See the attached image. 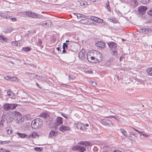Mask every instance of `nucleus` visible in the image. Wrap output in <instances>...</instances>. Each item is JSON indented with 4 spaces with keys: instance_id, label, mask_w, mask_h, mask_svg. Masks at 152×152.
I'll list each match as a JSON object with an SVG mask.
<instances>
[{
    "instance_id": "1",
    "label": "nucleus",
    "mask_w": 152,
    "mask_h": 152,
    "mask_svg": "<svg viewBox=\"0 0 152 152\" xmlns=\"http://www.w3.org/2000/svg\"><path fill=\"white\" fill-rule=\"evenodd\" d=\"M87 56L88 60L90 62L94 63L100 62L103 58L100 52L96 50L89 51Z\"/></svg>"
},
{
    "instance_id": "2",
    "label": "nucleus",
    "mask_w": 152,
    "mask_h": 152,
    "mask_svg": "<svg viewBox=\"0 0 152 152\" xmlns=\"http://www.w3.org/2000/svg\"><path fill=\"white\" fill-rule=\"evenodd\" d=\"M80 145L75 146L73 147V150H76L79 152H83L86 150V147L90 145V143L86 142H79Z\"/></svg>"
},
{
    "instance_id": "3",
    "label": "nucleus",
    "mask_w": 152,
    "mask_h": 152,
    "mask_svg": "<svg viewBox=\"0 0 152 152\" xmlns=\"http://www.w3.org/2000/svg\"><path fill=\"white\" fill-rule=\"evenodd\" d=\"M109 47L112 50V54L117 57L118 56V52L116 47L117 44L113 42H107Z\"/></svg>"
},
{
    "instance_id": "4",
    "label": "nucleus",
    "mask_w": 152,
    "mask_h": 152,
    "mask_svg": "<svg viewBox=\"0 0 152 152\" xmlns=\"http://www.w3.org/2000/svg\"><path fill=\"white\" fill-rule=\"evenodd\" d=\"M42 124V120L39 118H36L32 121L31 126L34 129H37L40 128Z\"/></svg>"
},
{
    "instance_id": "5",
    "label": "nucleus",
    "mask_w": 152,
    "mask_h": 152,
    "mask_svg": "<svg viewBox=\"0 0 152 152\" xmlns=\"http://www.w3.org/2000/svg\"><path fill=\"white\" fill-rule=\"evenodd\" d=\"M23 14L32 18H42L43 17L42 15L30 11L24 12H23Z\"/></svg>"
},
{
    "instance_id": "6",
    "label": "nucleus",
    "mask_w": 152,
    "mask_h": 152,
    "mask_svg": "<svg viewBox=\"0 0 152 152\" xmlns=\"http://www.w3.org/2000/svg\"><path fill=\"white\" fill-rule=\"evenodd\" d=\"M16 113V111H14L13 112H10L7 113L5 117L7 121L8 122L12 121L15 118V115Z\"/></svg>"
},
{
    "instance_id": "7",
    "label": "nucleus",
    "mask_w": 152,
    "mask_h": 152,
    "mask_svg": "<svg viewBox=\"0 0 152 152\" xmlns=\"http://www.w3.org/2000/svg\"><path fill=\"white\" fill-rule=\"evenodd\" d=\"M69 42V40H67V49L68 48L73 52H76L77 50V46L78 45L77 44L74 42L71 43L70 44L67 42Z\"/></svg>"
},
{
    "instance_id": "8",
    "label": "nucleus",
    "mask_w": 152,
    "mask_h": 152,
    "mask_svg": "<svg viewBox=\"0 0 152 152\" xmlns=\"http://www.w3.org/2000/svg\"><path fill=\"white\" fill-rule=\"evenodd\" d=\"M16 113L15 115V118L16 120V122L19 123V122H23L24 118L22 117L21 114L18 112L16 111Z\"/></svg>"
},
{
    "instance_id": "9",
    "label": "nucleus",
    "mask_w": 152,
    "mask_h": 152,
    "mask_svg": "<svg viewBox=\"0 0 152 152\" xmlns=\"http://www.w3.org/2000/svg\"><path fill=\"white\" fill-rule=\"evenodd\" d=\"M147 9V7L144 6H140L138 8L139 12L142 15L145 13Z\"/></svg>"
},
{
    "instance_id": "10",
    "label": "nucleus",
    "mask_w": 152,
    "mask_h": 152,
    "mask_svg": "<svg viewBox=\"0 0 152 152\" xmlns=\"http://www.w3.org/2000/svg\"><path fill=\"white\" fill-rule=\"evenodd\" d=\"M41 25L46 27H51L52 24V22L50 20H48L45 22V23H43Z\"/></svg>"
},
{
    "instance_id": "11",
    "label": "nucleus",
    "mask_w": 152,
    "mask_h": 152,
    "mask_svg": "<svg viewBox=\"0 0 152 152\" xmlns=\"http://www.w3.org/2000/svg\"><path fill=\"white\" fill-rule=\"evenodd\" d=\"M75 125L76 126L77 129L78 130H83L85 128L84 124L83 123H75Z\"/></svg>"
},
{
    "instance_id": "12",
    "label": "nucleus",
    "mask_w": 152,
    "mask_h": 152,
    "mask_svg": "<svg viewBox=\"0 0 152 152\" xmlns=\"http://www.w3.org/2000/svg\"><path fill=\"white\" fill-rule=\"evenodd\" d=\"M85 51L84 49H82L79 53L78 57L82 60L85 57Z\"/></svg>"
},
{
    "instance_id": "13",
    "label": "nucleus",
    "mask_w": 152,
    "mask_h": 152,
    "mask_svg": "<svg viewBox=\"0 0 152 152\" xmlns=\"http://www.w3.org/2000/svg\"><path fill=\"white\" fill-rule=\"evenodd\" d=\"M62 118L61 117H57L55 120L56 124L58 125L62 123Z\"/></svg>"
},
{
    "instance_id": "14",
    "label": "nucleus",
    "mask_w": 152,
    "mask_h": 152,
    "mask_svg": "<svg viewBox=\"0 0 152 152\" xmlns=\"http://www.w3.org/2000/svg\"><path fill=\"white\" fill-rule=\"evenodd\" d=\"M57 134V132L53 130H51L49 133L50 137H56Z\"/></svg>"
},
{
    "instance_id": "15",
    "label": "nucleus",
    "mask_w": 152,
    "mask_h": 152,
    "mask_svg": "<svg viewBox=\"0 0 152 152\" xmlns=\"http://www.w3.org/2000/svg\"><path fill=\"white\" fill-rule=\"evenodd\" d=\"M13 29L10 27H6L4 28L3 31L4 33L5 34L10 33L13 30Z\"/></svg>"
},
{
    "instance_id": "16",
    "label": "nucleus",
    "mask_w": 152,
    "mask_h": 152,
    "mask_svg": "<svg viewBox=\"0 0 152 152\" xmlns=\"http://www.w3.org/2000/svg\"><path fill=\"white\" fill-rule=\"evenodd\" d=\"M96 44L97 47L101 48H104L105 46V43L102 42H97Z\"/></svg>"
},
{
    "instance_id": "17",
    "label": "nucleus",
    "mask_w": 152,
    "mask_h": 152,
    "mask_svg": "<svg viewBox=\"0 0 152 152\" xmlns=\"http://www.w3.org/2000/svg\"><path fill=\"white\" fill-rule=\"evenodd\" d=\"M89 20L88 19H82L80 21V22L82 24H88Z\"/></svg>"
},
{
    "instance_id": "18",
    "label": "nucleus",
    "mask_w": 152,
    "mask_h": 152,
    "mask_svg": "<svg viewBox=\"0 0 152 152\" xmlns=\"http://www.w3.org/2000/svg\"><path fill=\"white\" fill-rule=\"evenodd\" d=\"M37 79L38 80H40L43 82H46V79L44 77L40 76H37Z\"/></svg>"
},
{
    "instance_id": "19",
    "label": "nucleus",
    "mask_w": 152,
    "mask_h": 152,
    "mask_svg": "<svg viewBox=\"0 0 152 152\" xmlns=\"http://www.w3.org/2000/svg\"><path fill=\"white\" fill-rule=\"evenodd\" d=\"M112 62V60L111 59H109L104 64V65L107 66H110L111 65Z\"/></svg>"
},
{
    "instance_id": "20",
    "label": "nucleus",
    "mask_w": 152,
    "mask_h": 152,
    "mask_svg": "<svg viewBox=\"0 0 152 152\" xmlns=\"http://www.w3.org/2000/svg\"><path fill=\"white\" fill-rule=\"evenodd\" d=\"M59 129L60 131L64 132L66 130V127L64 125H62L59 128Z\"/></svg>"
},
{
    "instance_id": "21",
    "label": "nucleus",
    "mask_w": 152,
    "mask_h": 152,
    "mask_svg": "<svg viewBox=\"0 0 152 152\" xmlns=\"http://www.w3.org/2000/svg\"><path fill=\"white\" fill-rule=\"evenodd\" d=\"M141 3L144 4H148L151 0H138Z\"/></svg>"
},
{
    "instance_id": "22",
    "label": "nucleus",
    "mask_w": 152,
    "mask_h": 152,
    "mask_svg": "<svg viewBox=\"0 0 152 152\" xmlns=\"http://www.w3.org/2000/svg\"><path fill=\"white\" fill-rule=\"evenodd\" d=\"M131 4L134 7H136L138 5V3L137 0H132Z\"/></svg>"
},
{
    "instance_id": "23",
    "label": "nucleus",
    "mask_w": 152,
    "mask_h": 152,
    "mask_svg": "<svg viewBox=\"0 0 152 152\" xmlns=\"http://www.w3.org/2000/svg\"><path fill=\"white\" fill-rule=\"evenodd\" d=\"M69 80L71 82H72L75 79V76L73 74L69 75Z\"/></svg>"
},
{
    "instance_id": "24",
    "label": "nucleus",
    "mask_w": 152,
    "mask_h": 152,
    "mask_svg": "<svg viewBox=\"0 0 152 152\" xmlns=\"http://www.w3.org/2000/svg\"><path fill=\"white\" fill-rule=\"evenodd\" d=\"M9 107H10V109H13L15 108L18 105L17 104H9Z\"/></svg>"
},
{
    "instance_id": "25",
    "label": "nucleus",
    "mask_w": 152,
    "mask_h": 152,
    "mask_svg": "<svg viewBox=\"0 0 152 152\" xmlns=\"http://www.w3.org/2000/svg\"><path fill=\"white\" fill-rule=\"evenodd\" d=\"M146 72L148 75H152V67L148 68L146 70Z\"/></svg>"
},
{
    "instance_id": "26",
    "label": "nucleus",
    "mask_w": 152,
    "mask_h": 152,
    "mask_svg": "<svg viewBox=\"0 0 152 152\" xmlns=\"http://www.w3.org/2000/svg\"><path fill=\"white\" fill-rule=\"evenodd\" d=\"M28 76L31 77L33 78H36V77L37 78V76H38V75H37L33 73H28Z\"/></svg>"
},
{
    "instance_id": "27",
    "label": "nucleus",
    "mask_w": 152,
    "mask_h": 152,
    "mask_svg": "<svg viewBox=\"0 0 152 152\" xmlns=\"http://www.w3.org/2000/svg\"><path fill=\"white\" fill-rule=\"evenodd\" d=\"M40 116L43 118H46L48 117V114L45 113H42L40 114Z\"/></svg>"
},
{
    "instance_id": "28",
    "label": "nucleus",
    "mask_w": 152,
    "mask_h": 152,
    "mask_svg": "<svg viewBox=\"0 0 152 152\" xmlns=\"http://www.w3.org/2000/svg\"><path fill=\"white\" fill-rule=\"evenodd\" d=\"M10 107H9V104H6L4 105V110L7 111L10 109Z\"/></svg>"
},
{
    "instance_id": "29",
    "label": "nucleus",
    "mask_w": 152,
    "mask_h": 152,
    "mask_svg": "<svg viewBox=\"0 0 152 152\" xmlns=\"http://www.w3.org/2000/svg\"><path fill=\"white\" fill-rule=\"evenodd\" d=\"M18 79L15 77H10V81H17Z\"/></svg>"
},
{
    "instance_id": "30",
    "label": "nucleus",
    "mask_w": 152,
    "mask_h": 152,
    "mask_svg": "<svg viewBox=\"0 0 152 152\" xmlns=\"http://www.w3.org/2000/svg\"><path fill=\"white\" fill-rule=\"evenodd\" d=\"M80 3L81 6L85 7L87 4V2L85 1H80Z\"/></svg>"
},
{
    "instance_id": "31",
    "label": "nucleus",
    "mask_w": 152,
    "mask_h": 152,
    "mask_svg": "<svg viewBox=\"0 0 152 152\" xmlns=\"http://www.w3.org/2000/svg\"><path fill=\"white\" fill-rule=\"evenodd\" d=\"M17 134L18 136L21 138H23L26 137V134H21L19 132H17Z\"/></svg>"
},
{
    "instance_id": "32",
    "label": "nucleus",
    "mask_w": 152,
    "mask_h": 152,
    "mask_svg": "<svg viewBox=\"0 0 152 152\" xmlns=\"http://www.w3.org/2000/svg\"><path fill=\"white\" fill-rule=\"evenodd\" d=\"M106 9L109 11H110V7L109 5V2L108 1H107V2L106 3Z\"/></svg>"
},
{
    "instance_id": "33",
    "label": "nucleus",
    "mask_w": 152,
    "mask_h": 152,
    "mask_svg": "<svg viewBox=\"0 0 152 152\" xmlns=\"http://www.w3.org/2000/svg\"><path fill=\"white\" fill-rule=\"evenodd\" d=\"M145 28H141V29L139 30V32L143 34H145Z\"/></svg>"
},
{
    "instance_id": "34",
    "label": "nucleus",
    "mask_w": 152,
    "mask_h": 152,
    "mask_svg": "<svg viewBox=\"0 0 152 152\" xmlns=\"http://www.w3.org/2000/svg\"><path fill=\"white\" fill-rule=\"evenodd\" d=\"M7 133L8 134H11L12 132V130L9 128H7Z\"/></svg>"
},
{
    "instance_id": "35",
    "label": "nucleus",
    "mask_w": 152,
    "mask_h": 152,
    "mask_svg": "<svg viewBox=\"0 0 152 152\" xmlns=\"http://www.w3.org/2000/svg\"><path fill=\"white\" fill-rule=\"evenodd\" d=\"M121 132L126 137H127V135L126 134L127 132H126L124 129H121Z\"/></svg>"
},
{
    "instance_id": "36",
    "label": "nucleus",
    "mask_w": 152,
    "mask_h": 152,
    "mask_svg": "<svg viewBox=\"0 0 152 152\" xmlns=\"http://www.w3.org/2000/svg\"><path fill=\"white\" fill-rule=\"evenodd\" d=\"M37 45L39 46H40L42 44V40L41 39H38V41L37 42Z\"/></svg>"
},
{
    "instance_id": "37",
    "label": "nucleus",
    "mask_w": 152,
    "mask_h": 152,
    "mask_svg": "<svg viewBox=\"0 0 152 152\" xmlns=\"http://www.w3.org/2000/svg\"><path fill=\"white\" fill-rule=\"evenodd\" d=\"M89 84L91 86H95L96 85V83L93 80H90L89 81Z\"/></svg>"
},
{
    "instance_id": "38",
    "label": "nucleus",
    "mask_w": 152,
    "mask_h": 152,
    "mask_svg": "<svg viewBox=\"0 0 152 152\" xmlns=\"http://www.w3.org/2000/svg\"><path fill=\"white\" fill-rule=\"evenodd\" d=\"M23 50L25 51L28 52L31 50V49L28 47H27L23 48Z\"/></svg>"
},
{
    "instance_id": "39",
    "label": "nucleus",
    "mask_w": 152,
    "mask_h": 152,
    "mask_svg": "<svg viewBox=\"0 0 152 152\" xmlns=\"http://www.w3.org/2000/svg\"><path fill=\"white\" fill-rule=\"evenodd\" d=\"M0 151L1 152H10V151L7 150L5 148L0 149Z\"/></svg>"
},
{
    "instance_id": "40",
    "label": "nucleus",
    "mask_w": 152,
    "mask_h": 152,
    "mask_svg": "<svg viewBox=\"0 0 152 152\" xmlns=\"http://www.w3.org/2000/svg\"><path fill=\"white\" fill-rule=\"evenodd\" d=\"M145 34H149L152 31V30L150 28H145Z\"/></svg>"
},
{
    "instance_id": "41",
    "label": "nucleus",
    "mask_w": 152,
    "mask_h": 152,
    "mask_svg": "<svg viewBox=\"0 0 152 152\" xmlns=\"http://www.w3.org/2000/svg\"><path fill=\"white\" fill-rule=\"evenodd\" d=\"M0 37L1 38V39H2L4 41H7V40H8V39L6 38V37H4L3 36H0Z\"/></svg>"
},
{
    "instance_id": "42",
    "label": "nucleus",
    "mask_w": 152,
    "mask_h": 152,
    "mask_svg": "<svg viewBox=\"0 0 152 152\" xmlns=\"http://www.w3.org/2000/svg\"><path fill=\"white\" fill-rule=\"evenodd\" d=\"M30 136H32V137L34 138L35 137V136H38V134L36 132H34V133L30 134Z\"/></svg>"
},
{
    "instance_id": "43",
    "label": "nucleus",
    "mask_w": 152,
    "mask_h": 152,
    "mask_svg": "<svg viewBox=\"0 0 152 152\" xmlns=\"http://www.w3.org/2000/svg\"><path fill=\"white\" fill-rule=\"evenodd\" d=\"M34 150L37 151H41L42 150L41 148L39 147H35Z\"/></svg>"
},
{
    "instance_id": "44",
    "label": "nucleus",
    "mask_w": 152,
    "mask_h": 152,
    "mask_svg": "<svg viewBox=\"0 0 152 152\" xmlns=\"http://www.w3.org/2000/svg\"><path fill=\"white\" fill-rule=\"evenodd\" d=\"M130 137H132V138H134V137H136L135 134H133L132 132H130Z\"/></svg>"
},
{
    "instance_id": "45",
    "label": "nucleus",
    "mask_w": 152,
    "mask_h": 152,
    "mask_svg": "<svg viewBox=\"0 0 152 152\" xmlns=\"http://www.w3.org/2000/svg\"><path fill=\"white\" fill-rule=\"evenodd\" d=\"M148 14L150 16H152V8L148 12Z\"/></svg>"
},
{
    "instance_id": "46",
    "label": "nucleus",
    "mask_w": 152,
    "mask_h": 152,
    "mask_svg": "<svg viewBox=\"0 0 152 152\" xmlns=\"http://www.w3.org/2000/svg\"><path fill=\"white\" fill-rule=\"evenodd\" d=\"M5 14L4 13H0V18H4L5 17Z\"/></svg>"
},
{
    "instance_id": "47",
    "label": "nucleus",
    "mask_w": 152,
    "mask_h": 152,
    "mask_svg": "<svg viewBox=\"0 0 152 152\" xmlns=\"http://www.w3.org/2000/svg\"><path fill=\"white\" fill-rule=\"evenodd\" d=\"M110 118H111V117L117 120H118L119 119V118L118 116H113L111 115V116H110Z\"/></svg>"
},
{
    "instance_id": "48",
    "label": "nucleus",
    "mask_w": 152,
    "mask_h": 152,
    "mask_svg": "<svg viewBox=\"0 0 152 152\" xmlns=\"http://www.w3.org/2000/svg\"><path fill=\"white\" fill-rule=\"evenodd\" d=\"M10 76H4V78L7 80H10Z\"/></svg>"
},
{
    "instance_id": "49",
    "label": "nucleus",
    "mask_w": 152,
    "mask_h": 152,
    "mask_svg": "<svg viewBox=\"0 0 152 152\" xmlns=\"http://www.w3.org/2000/svg\"><path fill=\"white\" fill-rule=\"evenodd\" d=\"M66 48V41L65 43H64L62 48L65 49Z\"/></svg>"
},
{
    "instance_id": "50",
    "label": "nucleus",
    "mask_w": 152,
    "mask_h": 152,
    "mask_svg": "<svg viewBox=\"0 0 152 152\" xmlns=\"http://www.w3.org/2000/svg\"><path fill=\"white\" fill-rule=\"evenodd\" d=\"M17 42H16L12 41L11 42L12 45H13L15 46L17 45Z\"/></svg>"
},
{
    "instance_id": "51",
    "label": "nucleus",
    "mask_w": 152,
    "mask_h": 152,
    "mask_svg": "<svg viewBox=\"0 0 152 152\" xmlns=\"http://www.w3.org/2000/svg\"><path fill=\"white\" fill-rule=\"evenodd\" d=\"M10 19L12 21V22H15L16 21L17 19L16 18H11Z\"/></svg>"
},
{
    "instance_id": "52",
    "label": "nucleus",
    "mask_w": 152,
    "mask_h": 152,
    "mask_svg": "<svg viewBox=\"0 0 152 152\" xmlns=\"http://www.w3.org/2000/svg\"><path fill=\"white\" fill-rule=\"evenodd\" d=\"M103 22V20L99 18L98 20V21H97V22L99 23H102Z\"/></svg>"
},
{
    "instance_id": "53",
    "label": "nucleus",
    "mask_w": 152,
    "mask_h": 152,
    "mask_svg": "<svg viewBox=\"0 0 152 152\" xmlns=\"http://www.w3.org/2000/svg\"><path fill=\"white\" fill-rule=\"evenodd\" d=\"M3 142V143H2V144H7L8 143H9L10 142V141H6Z\"/></svg>"
},
{
    "instance_id": "54",
    "label": "nucleus",
    "mask_w": 152,
    "mask_h": 152,
    "mask_svg": "<svg viewBox=\"0 0 152 152\" xmlns=\"http://www.w3.org/2000/svg\"><path fill=\"white\" fill-rule=\"evenodd\" d=\"M124 58L123 56H121L119 58V60L120 61H121V60H123V59H124Z\"/></svg>"
},
{
    "instance_id": "55",
    "label": "nucleus",
    "mask_w": 152,
    "mask_h": 152,
    "mask_svg": "<svg viewBox=\"0 0 152 152\" xmlns=\"http://www.w3.org/2000/svg\"><path fill=\"white\" fill-rule=\"evenodd\" d=\"M110 21L113 22L114 23H116L117 22V21L115 20H113V19H110Z\"/></svg>"
},
{
    "instance_id": "56",
    "label": "nucleus",
    "mask_w": 152,
    "mask_h": 152,
    "mask_svg": "<svg viewBox=\"0 0 152 152\" xmlns=\"http://www.w3.org/2000/svg\"><path fill=\"white\" fill-rule=\"evenodd\" d=\"M4 125V124L3 122L2 121H0V126H2Z\"/></svg>"
},
{
    "instance_id": "57",
    "label": "nucleus",
    "mask_w": 152,
    "mask_h": 152,
    "mask_svg": "<svg viewBox=\"0 0 152 152\" xmlns=\"http://www.w3.org/2000/svg\"><path fill=\"white\" fill-rule=\"evenodd\" d=\"M143 136H144L146 137H149V135L145 134H143Z\"/></svg>"
},
{
    "instance_id": "58",
    "label": "nucleus",
    "mask_w": 152,
    "mask_h": 152,
    "mask_svg": "<svg viewBox=\"0 0 152 152\" xmlns=\"http://www.w3.org/2000/svg\"><path fill=\"white\" fill-rule=\"evenodd\" d=\"M30 134H29L28 135H26V137L27 138H29L31 137H32V136H30Z\"/></svg>"
},
{
    "instance_id": "59",
    "label": "nucleus",
    "mask_w": 152,
    "mask_h": 152,
    "mask_svg": "<svg viewBox=\"0 0 152 152\" xmlns=\"http://www.w3.org/2000/svg\"><path fill=\"white\" fill-rule=\"evenodd\" d=\"M133 129H134V130L136 132H138L139 133H141V132H140V131H139V130H137V129H134V128H133Z\"/></svg>"
},
{
    "instance_id": "60",
    "label": "nucleus",
    "mask_w": 152,
    "mask_h": 152,
    "mask_svg": "<svg viewBox=\"0 0 152 152\" xmlns=\"http://www.w3.org/2000/svg\"><path fill=\"white\" fill-rule=\"evenodd\" d=\"M63 50L62 51V53H65L66 52V51L65 50V48H63Z\"/></svg>"
},
{
    "instance_id": "61",
    "label": "nucleus",
    "mask_w": 152,
    "mask_h": 152,
    "mask_svg": "<svg viewBox=\"0 0 152 152\" xmlns=\"http://www.w3.org/2000/svg\"><path fill=\"white\" fill-rule=\"evenodd\" d=\"M95 18V17L94 16H91V20H93L94 21V18Z\"/></svg>"
},
{
    "instance_id": "62",
    "label": "nucleus",
    "mask_w": 152,
    "mask_h": 152,
    "mask_svg": "<svg viewBox=\"0 0 152 152\" xmlns=\"http://www.w3.org/2000/svg\"><path fill=\"white\" fill-rule=\"evenodd\" d=\"M140 132L141 133H139V134H140L141 135H143V134H143V132H142V131H140Z\"/></svg>"
},
{
    "instance_id": "63",
    "label": "nucleus",
    "mask_w": 152,
    "mask_h": 152,
    "mask_svg": "<svg viewBox=\"0 0 152 152\" xmlns=\"http://www.w3.org/2000/svg\"><path fill=\"white\" fill-rule=\"evenodd\" d=\"M32 66H32L33 68H35L36 67V66L35 65H34L33 64H31Z\"/></svg>"
},
{
    "instance_id": "64",
    "label": "nucleus",
    "mask_w": 152,
    "mask_h": 152,
    "mask_svg": "<svg viewBox=\"0 0 152 152\" xmlns=\"http://www.w3.org/2000/svg\"><path fill=\"white\" fill-rule=\"evenodd\" d=\"M113 152H121V151H119L118 150V151H114Z\"/></svg>"
}]
</instances>
